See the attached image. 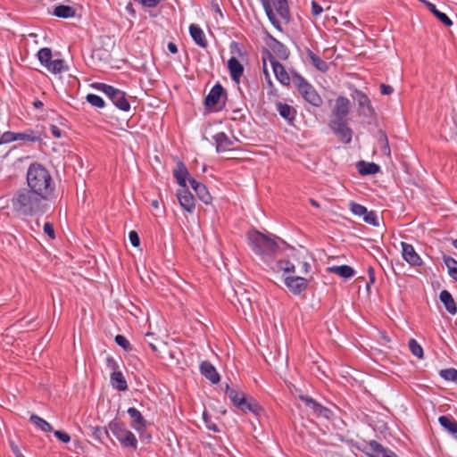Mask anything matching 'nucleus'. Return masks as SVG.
<instances>
[{"label": "nucleus", "instance_id": "1", "mask_svg": "<svg viewBox=\"0 0 457 457\" xmlns=\"http://www.w3.org/2000/svg\"><path fill=\"white\" fill-rule=\"evenodd\" d=\"M331 112L328 127L334 135L344 144L352 142L353 131L348 124V115L351 112L352 103L344 96H337L334 104L329 101Z\"/></svg>", "mask_w": 457, "mask_h": 457}, {"label": "nucleus", "instance_id": "2", "mask_svg": "<svg viewBox=\"0 0 457 457\" xmlns=\"http://www.w3.org/2000/svg\"><path fill=\"white\" fill-rule=\"evenodd\" d=\"M50 200L29 187L17 190L11 200L15 212L25 216L42 215L49 209Z\"/></svg>", "mask_w": 457, "mask_h": 457}, {"label": "nucleus", "instance_id": "3", "mask_svg": "<svg viewBox=\"0 0 457 457\" xmlns=\"http://www.w3.org/2000/svg\"><path fill=\"white\" fill-rule=\"evenodd\" d=\"M248 244L253 252L261 257V259L270 263L279 252L278 241L287 245V243L278 237L273 235H264L256 229H252L247 233Z\"/></svg>", "mask_w": 457, "mask_h": 457}, {"label": "nucleus", "instance_id": "4", "mask_svg": "<svg viewBox=\"0 0 457 457\" xmlns=\"http://www.w3.org/2000/svg\"><path fill=\"white\" fill-rule=\"evenodd\" d=\"M28 187L51 200L55 185L49 170L39 163H32L27 171Z\"/></svg>", "mask_w": 457, "mask_h": 457}, {"label": "nucleus", "instance_id": "5", "mask_svg": "<svg viewBox=\"0 0 457 457\" xmlns=\"http://www.w3.org/2000/svg\"><path fill=\"white\" fill-rule=\"evenodd\" d=\"M226 395L230 399L232 403L241 411L246 413L251 412L256 416L263 412L262 407L253 397H246L245 394L238 392L235 388L230 387L228 384L225 389Z\"/></svg>", "mask_w": 457, "mask_h": 457}, {"label": "nucleus", "instance_id": "6", "mask_svg": "<svg viewBox=\"0 0 457 457\" xmlns=\"http://www.w3.org/2000/svg\"><path fill=\"white\" fill-rule=\"evenodd\" d=\"M108 428L123 448H129L134 451L137 450V439L136 436L127 428L125 423L114 419L110 421Z\"/></svg>", "mask_w": 457, "mask_h": 457}, {"label": "nucleus", "instance_id": "7", "mask_svg": "<svg viewBox=\"0 0 457 457\" xmlns=\"http://www.w3.org/2000/svg\"><path fill=\"white\" fill-rule=\"evenodd\" d=\"M93 87L104 93L112 104L120 111L129 112L130 110V104L127 99L126 93L118 89L111 85L105 83H95Z\"/></svg>", "mask_w": 457, "mask_h": 457}, {"label": "nucleus", "instance_id": "8", "mask_svg": "<svg viewBox=\"0 0 457 457\" xmlns=\"http://www.w3.org/2000/svg\"><path fill=\"white\" fill-rule=\"evenodd\" d=\"M351 97L358 105V115L364 118H372L376 115L375 109L369 96L360 89L352 90Z\"/></svg>", "mask_w": 457, "mask_h": 457}, {"label": "nucleus", "instance_id": "9", "mask_svg": "<svg viewBox=\"0 0 457 457\" xmlns=\"http://www.w3.org/2000/svg\"><path fill=\"white\" fill-rule=\"evenodd\" d=\"M227 100V92L220 83H216L204 99V104L207 108L221 110L225 106Z\"/></svg>", "mask_w": 457, "mask_h": 457}, {"label": "nucleus", "instance_id": "10", "mask_svg": "<svg viewBox=\"0 0 457 457\" xmlns=\"http://www.w3.org/2000/svg\"><path fill=\"white\" fill-rule=\"evenodd\" d=\"M299 399L312 411L316 417H324L326 419L329 418L331 411L328 408L321 405L312 397L301 395H299Z\"/></svg>", "mask_w": 457, "mask_h": 457}, {"label": "nucleus", "instance_id": "11", "mask_svg": "<svg viewBox=\"0 0 457 457\" xmlns=\"http://www.w3.org/2000/svg\"><path fill=\"white\" fill-rule=\"evenodd\" d=\"M366 453L370 457H398L392 450L384 447L375 440H370L366 445Z\"/></svg>", "mask_w": 457, "mask_h": 457}, {"label": "nucleus", "instance_id": "12", "mask_svg": "<svg viewBox=\"0 0 457 457\" xmlns=\"http://www.w3.org/2000/svg\"><path fill=\"white\" fill-rule=\"evenodd\" d=\"M401 245L402 256L405 262L412 267H420L423 264L422 259L411 244L402 242Z\"/></svg>", "mask_w": 457, "mask_h": 457}, {"label": "nucleus", "instance_id": "13", "mask_svg": "<svg viewBox=\"0 0 457 457\" xmlns=\"http://www.w3.org/2000/svg\"><path fill=\"white\" fill-rule=\"evenodd\" d=\"M285 285L294 295H300L308 287V280L299 276H288L285 278Z\"/></svg>", "mask_w": 457, "mask_h": 457}, {"label": "nucleus", "instance_id": "14", "mask_svg": "<svg viewBox=\"0 0 457 457\" xmlns=\"http://www.w3.org/2000/svg\"><path fill=\"white\" fill-rule=\"evenodd\" d=\"M269 58L270 61V64L273 69V72L277 78V79L285 86H288L290 84V77L286 71L283 64H281L278 61L275 59V57L268 52Z\"/></svg>", "mask_w": 457, "mask_h": 457}, {"label": "nucleus", "instance_id": "15", "mask_svg": "<svg viewBox=\"0 0 457 457\" xmlns=\"http://www.w3.org/2000/svg\"><path fill=\"white\" fill-rule=\"evenodd\" d=\"M177 197L180 206L187 212H193L195 208V198L191 192L186 187L178 190Z\"/></svg>", "mask_w": 457, "mask_h": 457}, {"label": "nucleus", "instance_id": "16", "mask_svg": "<svg viewBox=\"0 0 457 457\" xmlns=\"http://www.w3.org/2000/svg\"><path fill=\"white\" fill-rule=\"evenodd\" d=\"M189 183L195 192L197 197L205 204L212 203V195H210L206 186L195 179H190Z\"/></svg>", "mask_w": 457, "mask_h": 457}, {"label": "nucleus", "instance_id": "17", "mask_svg": "<svg viewBox=\"0 0 457 457\" xmlns=\"http://www.w3.org/2000/svg\"><path fill=\"white\" fill-rule=\"evenodd\" d=\"M301 96L303 99L308 102L310 104L315 107H320L322 105L323 100L321 96L318 94L312 85H310L303 91L300 92Z\"/></svg>", "mask_w": 457, "mask_h": 457}, {"label": "nucleus", "instance_id": "18", "mask_svg": "<svg viewBox=\"0 0 457 457\" xmlns=\"http://www.w3.org/2000/svg\"><path fill=\"white\" fill-rule=\"evenodd\" d=\"M128 414L132 419L131 427L137 432H141L146 427V421L141 412L135 407H129L127 411Z\"/></svg>", "mask_w": 457, "mask_h": 457}, {"label": "nucleus", "instance_id": "19", "mask_svg": "<svg viewBox=\"0 0 457 457\" xmlns=\"http://www.w3.org/2000/svg\"><path fill=\"white\" fill-rule=\"evenodd\" d=\"M215 145L216 151L218 153L225 152L231 150L234 145L233 140H231L226 133L219 132L212 137Z\"/></svg>", "mask_w": 457, "mask_h": 457}, {"label": "nucleus", "instance_id": "20", "mask_svg": "<svg viewBox=\"0 0 457 457\" xmlns=\"http://www.w3.org/2000/svg\"><path fill=\"white\" fill-rule=\"evenodd\" d=\"M269 37H270L269 46L273 51V53L279 59L287 60L290 54L288 48L284 44H282L280 41L276 39L274 37L270 35Z\"/></svg>", "mask_w": 457, "mask_h": 457}, {"label": "nucleus", "instance_id": "21", "mask_svg": "<svg viewBox=\"0 0 457 457\" xmlns=\"http://www.w3.org/2000/svg\"><path fill=\"white\" fill-rule=\"evenodd\" d=\"M200 371L203 376L213 384H217L220 379L215 367L208 361H204L200 364Z\"/></svg>", "mask_w": 457, "mask_h": 457}, {"label": "nucleus", "instance_id": "22", "mask_svg": "<svg viewBox=\"0 0 457 457\" xmlns=\"http://www.w3.org/2000/svg\"><path fill=\"white\" fill-rule=\"evenodd\" d=\"M173 175L175 179H177L178 184L181 187H187V180L192 179L190 177V174L188 172V170L187 166L184 164L183 162H179L177 163L176 169L173 170Z\"/></svg>", "mask_w": 457, "mask_h": 457}, {"label": "nucleus", "instance_id": "23", "mask_svg": "<svg viewBox=\"0 0 457 457\" xmlns=\"http://www.w3.org/2000/svg\"><path fill=\"white\" fill-rule=\"evenodd\" d=\"M228 69L229 71L230 77L232 80L238 83L240 78L244 73V66L240 63V62L236 57H231L228 61Z\"/></svg>", "mask_w": 457, "mask_h": 457}, {"label": "nucleus", "instance_id": "24", "mask_svg": "<svg viewBox=\"0 0 457 457\" xmlns=\"http://www.w3.org/2000/svg\"><path fill=\"white\" fill-rule=\"evenodd\" d=\"M276 110L278 112L279 115L289 123L295 120L296 111L293 106L286 103L278 102L276 103Z\"/></svg>", "mask_w": 457, "mask_h": 457}, {"label": "nucleus", "instance_id": "25", "mask_svg": "<svg viewBox=\"0 0 457 457\" xmlns=\"http://www.w3.org/2000/svg\"><path fill=\"white\" fill-rule=\"evenodd\" d=\"M189 33L195 43L200 47L206 48L208 42L203 29L196 24L189 26Z\"/></svg>", "mask_w": 457, "mask_h": 457}, {"label": "nucleus", "instance_id": "26", "mask_svg": "<svg viewBox=\"0 0 457 457\" xmlns=\"http://www.w3.org/2000/svg\"><path fill=\"white\" fill-rule=\"evenodd\" d=\"M270 265V268L271 270L278 272L280 270H283L287 273H294L295 271V266L294 263H292L289 260L281 259L277 261L276 262H273L271 261L270 263H267Z\"/></svg>", "mask_w": 457, "mask_h": 457}, {"label": "nucleus", "instance_id": "27", "mask_svg": "<svg viewBox=\"0 0 457 457\" xmlns=\"http://www.w3.org/2000/svg\"><path fill=\"white\" fill-rule=\"evenodd\" d=\"M307 59L312 64L320 71L326 72L328 70V63L322 60L319 55L313 53L310 48L305 49Z\"/></svg>", "mask_w": 457, "mask_h": 457}, {"label": "nucleus", "instance_id": "28", "mask_svg": "<svg viewBox=\"0 0 457 457\" xmlns=\"http://www.w3.org/2000/svg\"><path fill=\"white\" fill-rule=\"evenodd\" d=\"M440 301L444 303L446 311L454 315L457 312L456 303L452 296V295L447 290H442L439 295Z\"/></svg>", "mask_w": 457, "mask_h": 457}, {"label": "nucleus", "instance_id": "29", "mask_svg": "<svg viewBox=\"0 0 457 457\" xmlns=\"http://www.w3.org/2000/svg\"><path fill=\"white\" fill-rule=\"evenodd\" d=\"M273 5L282 20L286 23L290 21V11L287 4V0H272Z\"/></svg>", "mask_w": 457, "mask_h": 457}, {"label": "nucleus", "instance_id": "30", "mask_svg": "<svg viewBox=\"0 0 457 457\" xmlns=\"http://www.w3.org/2000/svg\"><path fill=\"white\" fill-rule=\"evenodd\" d=\"M110 379L112 386L118 391L128 390V384L121 371L112 372Z\"/></svg>", "mask_w": 457, "mask_h": 457}, {"label": "nucleus", "instance_id": "31", "mask_svg": "<svg viewBox=\"0 0 457 457\" xmlns=\"http://www.w3.org/2000/svg\"><path fill=\"white\" fill-rule=\"evenodd\" d=\"M357 169L361 175H374L379 172L380 167L374 162H366L364 161H360L357 163Z\"/></svg>", "mask_w": 457, "mask_h": 457}, {"label": "nucleus", "instance_id": "32", "mask_svg": "<svg viewBox=\"0 0 457 457\" xmlns=\"http://www.w3.org/2000/svg\"><path fill=\"white\" fill-rule=\"evenodd\" d=\"M428 10L446 27L453 25L452 20L445 13L436 9V5L428 1L422 0Z\"/></svg>", "mask_w": 457, "mask_h": 457}, {"label": "nucleus", "instance_id": "33", "mask_svg": "<svg viewBox=\"0 0 457 457\" xmlns=\"http://www.w3.org/2000/svg\"><path fill=\"white\" fill-rule=\"evenodd\" d=\"M328 270L344 278H350L355 274L354 270L349 265L332 266Z\"/></svg>", "mask_w": 457, "mask_h": 457}, {"label": "nucleus", "instance_id": "34", "mask_svg": "<svg viewBox=\"0 0 457 457\" xmlns=\"http://www.w3.org/2000/svg\"><path fill=\"white\" fill-rule=\"evenodd\" d=\"M262 2V4L264 8V11L266 12V15L269 19V21H270V23L278 30H282V28L280 26V22L278 21V20L276 18L274 12H273V9L270 5V0H260Z\"/></svg>", "mask_w": 457, "mask_h": 457}, {"label": "nucleus", "instance_id": "35", "mask_svg": "<svg viewBox=\"0 0 457 457\" xmlns=\"http://www.w3.org/2000/svg\"><path fill=\"white\" fill-rule=\"evenodd\" d=\"M53 13L54 15L59 18L67 19L74 17L76 14V11L73 7L70 5L60 4L54 8Z\"/></svg>", "mask_w": 457, "mask_h": 457}, {"label": "nucleus", "instance_id": "36", "mask_svg": "<svg viewBox=\"0 0 457 457\" xmlns=\"http://www.w3.org/2000/svg\"><path fill=\"white\" fill-rule=\"evenodd\" d=\"M17 140L37 142L41 139V135L38 131L27 129L23 132L16 133Z\"/></svg>", "mask_w": 457, "mask_h": 457}, {"label": "nucleus", "instance_id": "37", "mask_svg": "<svg viewBox=\"0 0 457 457\" xmlns=\"http://www.w3.org/2000/svg\"><path fill=\"white\" fill-rule=\"evenodd\" d=\"M440 425L451 434H457V421L449 416H440L438 419Z\"/></svg>", "mask_w": 457, "mask_h": 457}, {"label": "nucleus", "instance_id": "38", "mask_svg": "<svg viewBox=\"0 0 457 457\" xmlns=\"http://www.w3.org/2000/svg\"><path fill=\"white\" fill-rule=\"evenodd\" d=\"M52 73L57 74L68 71V67L62 59L52 60L46 68Z\"/></svg>", "mask_w": 457, "mask_h": 457}, {"label": "nucleus", "instance_id": "39", "mask_svg": "<svg viewBox=\"0 0 457 457\" xmlns=\"http://www.w3.org/2000/svg\"><path fill=\"white\" fill-rule=\"evenodd\" d=\"M29 421L40 428L44 432H52V426L44 419L40 418L36 414H32L29 418Z\"/></svg>", "mask_w": 457, "mask_h": 457}, {"label": "nucleus", "instance_id": "40", "mask_svg": "<svg viewBox=\"0 0 457 457\" xmlns=\"http://www.w3.org/2000/svg\"><path fill=\"white\" fill-rule=\"evenodd\" d=\"M93 436L100 443H104L105 439H110L111 441H112L109 435V428L106 427L94 428Z\"/></svg>", "mask_w": 457, "mask_h": 457}, {"label": "nucleus", "instance_id": "41", "mask_svg": "<svg viewBox=\"0 0 457 457\" xmlns=\"http://www.w3.org/2000/svg\"><path fill=\"white\" fill-rule=\"evenodd\" d=\"M37 55L40 63L47 68L48 63L52 61V50L48 47L41 48Z\"/></svg>", "mask_w": 457, "mask_h": 457}, {"label": "nucleus", "instance_id": "42", "mask_svg": "<svg viewBox=\"0 0 457 457\" xmlns=\"http://www.w3.org/2000/svg\"><path fill=\"white\" fill-rule=\"evenodd\" d=\"M378 144L380 145L381 151L384 154L390 156V146L386 133L380 129L378 130Z\"/></svg>", "mask_w": 457, "mask_h": 457}, {"label": "nucleus", "instance_id": "43", "mask_svg": "<svg viewBox=\"0 0 457 457\" xmlns=\"http://www.w3.org/2000/svg\"><path fill=\"white\" fill-rule=\"evenodd\" d=\"M439 375L442 378L447 381H452L457 384V370L454 368H449L441 370Z\"/></svg>", "mask_w": 457, "mask_h": 457}, {"label": "nucleus", "instance_id": "44", "mask_svg": "<svg viewBox=\"0 0 457 457\" xmlns=\"http://www.w3.org/2000/svg\"><path fill=\"white\" fill-rule=\"evenodd\" d=\"M292 251H293V253H292L291 257L293 258L294 261H295L299 264H301L302 273H303V274L309 273V271L311 270V264L307 261H305L304 258H303V260H301L300 254L296 253L295 249L292 248Z\"/></svg>", "mask_w": 457, "mask_h": 457}, {"label": "nucleus", "instance_id": "45", "mask_svg": "<svg viewBox=\"0 0 457 457\" xmlns=\"http://www.w3.org/2000/svg\"><path fill=\"white\" fill-rule=\"evenodd\" d=\"M409 348L411 353L419 359L423 358V349L420 345L415 339H410Z\"/></svg>", "mask_w": 457, "mask_h": 457}, {"label": "nucleus", "instance_id": "46", "mask_svg": "<svg viewBox=\"0 0 457 457\" xmlns=\"http://www.w3.org/2000/svg\"><path fill=\"white\" fill-rule=\"evenodd\" d=\"M87 101L93 106L103 108L105 105L104 100L95 94H88L87 96Z\"/></svg>", "mask_w": 457, "mask_h": 457}, {"label": "nucleus", "instance_id": "47", "mask_svg": "<svg viewBox=\"0 0 457 457\" xmlns=\"http://www.w3.org/2000/svg\"><path fill=\"white\" fill-rule=\"evenodd\" d=\"M363 220L366 223L370 224L372 226L378 227L379 225L378 222V217L376 212L370 211L368 212L363 215Z\"/></svg>", "mask_w": 457, "mask_h": 457}, {"label": "nucleus", "instance_id": "48", "mask_svg": "<svg viewBox=\"0 0 457 457\" xmlns=\"http://www.w3.org/2000/svg\"><path fill=\"white\" fill-rule=\"evenodd\" d=\"M293 78L299 93L311 85L303 77L297 73H294Z\"/></svg>", "mask_w": 457, "mask_h": 457}, {"label": "nucleus", "instance_id": "49", "mask_svg": "<svg viewBox=\"0 0 457 457\" xmlns=\"http://www.w3.org/2000/svg\"><path fill=\"white\" fill-rule=\"evenodd\" d=\"M203 420L204 421L206 428L209 430H212L216 433L220 432L218 426L212 420V417L209 415V413L206 411H204L203 412Z\"/></svg>", "mask_w": 457, "mask_h": 457}, {"label": "nucleus", "instance_id": "50", "mask_svg": "<svg viewBox=\"0 0 457 457\" xmlns=\"http://www.w3.org/2000/svg\"><path fill=\"white\" fill-rule=\"evenodd\" d=\"M351 212L358 216H362L367 212V208L360 204L351 202L350 203Z\"/></svg>", "mask_w": 457, "mask_h": 457}, {"label": "nucleus", "instance_id": "51", "mask_svg": "<svg viewBox=\"0 0 457 457\" xmlns=\"http://www.w3.org/2000/svg\"><path fill=\"white\" fill-rule=\"evenodd\" d=\"M17 140L16 132L6 131L0 137V145L8 144Z\"/></svg>", "mask_w": 457, "mask_h": 457}, {"label": "nucleus", "instance_id": "52", "mask_svg": "<svg viewBox=\"0 0 457 457\" xmlns=\"http://www.w3.org/2000/svg\"><path fill=\"white\" fill-rule=\"evenodd\" d=\"M115 343L122 347L124 350L128 351L131 349L130 344L128 339L122 335H117L114 338Z\"/></svg>", "mask_w": 457, "mask_h": 457}, {"label": "nucleus", "instance_id": "53", "mask_svg": "<svg viewBox=\"0 0 457 457\" xmlns=\"http://www.w3.org/2000/svg\"><path fill=\"white\" fill-rule=\"evenodd\" d=\"M54 436L62 443L67 444L71 441V436L68 433L62 430L54 431Z\"/></svg>", "mask_w": 457, "mask_h": 457}, {"label": "nucleus", "instance_id": "54", "mask_svg": "<svg viewBox=\"0 0 457 457\" xmlns=\"http://www.w3.org/2000/svg\"><path fill=\"white\" fill-rule=\"evenodd\" d=\"M44 232L51 238V239H54L55 238V232H54V226L52 223L50 222H46L44 224Z\"/></svg>", "mask_w": 457, "mask_h": 457}, {"label": "nucleus", "instance_id": "55", "mask_svg": "<svg viewBox=\"0 0 457 457\" xmlns=\"http://www.w3.org/2000/svg\"><path fill=\"white\" fill-rule=\"evenodd\" d=\"M129 238L133 246H135V247L139 246L140 239H139V236L137 231H135V230L130 231L129 234Z\"/></svg>", "mask_w": 457, "mask_h": 457}, {"label": "nucleus", "instance_id": "56", "mask_svg": "<svg viewBox=\"0 0 457 457\" xmlns=\"http://www.w3.org/2000/svg\"><path fill=\"white\" fill-rule=\"evenodd\" d=\"M323 12L322 6L315 0L312 1V14L314 17L319 16Z\"/></svg>", "mask_w": 457, "mask_h": 457}, {"label": "nucleus", "instance_id": "57", "mask_svg": "<svg viewBox=\"0 0 457 457\" xmlns=\"http://www.w3.org/2000/svg\"><path fill=\"white\" fill-rule=\"evenodd\" d=\"M106 365H107V367L109 369H111L112 370V372L120 371L119 370V364H118V362L112 356L107 357V359H106Z\"/></svg>", "mask_w": 457, "mask_h": 457}, {"label": "nucleus", "instance_id": "58", "mask_svg": "<svg viewBox=\"0 0 457 457\" xmlns=\"http://www.w3.org/2000/svg\"><path fill=\"white\" fill-rule=\"evenodd\" d=\"M368 275H369V282L367 283V289L370 288V286L373 283H375L376 281V277H375V270H374V268L370 266L368 268Z\"/></svg>", "mask_w": 457, "mask_h": 457}, {"label": "nucleus", "instance_id": "59", "mask_svg": "<svg viewBox=\"0 0 457 457\" xmlns=\"http://www.w3.org/2000/svg\"><path fill=\"white\" fill-rule=\"evenodd\" d=\"M444 262L448 269H450V267L457 268V261L453 257L444 256Z\"/></svg>", "mask_w": 457, "mask_h": 457}, {"label": "nucleus", "instance_id": "60", "mask_svg": "<svg viewBox=\"0 0 457 457\" xmlns=\"http://www.w3.org/2000/svg\"><path fill=\"white\" fill-rule=\"evenodd\" d=\"M50 131L53 137L60 138L62 137V130L56 125H50Z\"/></svg>", "mask_w": 457, "mask_h": 457}, {"label": "nucleus", "instance_id": "61", "mask_svg": "<svg viewBox=\"0 0 457 457\" xmlns=\"http://www.w3.org/2000/svg\"><path fill=\"white\" fill-rule=\"evenodd\" d=\"M380 92L382 95H391L394 92V88L389 85L381 84Z\"/></svg>", "mask_w": 457, "mask_h": 457}, {"label": "nucleus", "instance_id": "62", "mask_svg": "<svg viewBox=\"0 0 457 457\" xmlns=\"http://www.w3.org/2000/svg\"><path fill=\"white\" fill-rule=\"evenodd\" d=\"M11 448L16 457H24L19 447L14 443H11Z\"/></svg>", "mask_w": 457, "mask_h": 457}, {"label": "nucleus", "instance_id": "63", "mask_svg": "<svg viewBox=\"0 0 457 457\" xmlns=\"http://www.w3.org/2000/svg\"><path fill=\"white\" fill-rule=\"evenodd\" d=\"M168 50L171 53V54H177L178 53V47L176 46L175 43L173 42H169L168 43Z\"/></svg>", "mask_w": 457, "mask_h": 457}, {"label": "nucleus", "instance_id": "64", "mask_svg": "<svg viewBox=\"0 0 457 457\" xmlns=\"http://www.w3.org/2000/svg\"><path fill=\"white\" fill-rule=\"evenodd\" d=\"M449 270V275L454 279L457 281V267L454 268V267H450V269H448Z\"/></svg>", "mask_w": 457, "mask_h": 457}]
</instances>
